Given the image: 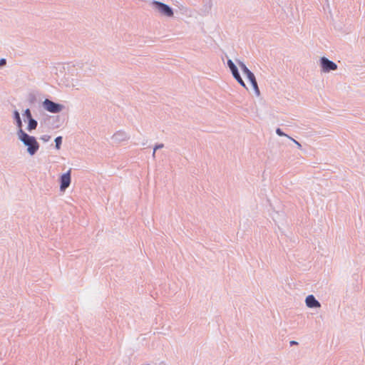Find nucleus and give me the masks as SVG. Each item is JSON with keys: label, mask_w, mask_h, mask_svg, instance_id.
<instances>
[{"label": "nucleus", "mask_w": 365, "mask_h": 365, "mask_svg": "<svg viewBox=\"0 0 365 365\" xmlns=\"http://www.w3.org/2000/svg\"><path fill=\"white\" fill-rule=\"evenodd\" d=\"M19 140L27 148V153L31 155H34L39 149L40 145L34 136L26 133L24 130L17 132Z\"/></svg>", "instance_id": "nucleus-1"}, {"label": "nucleus", "mask_w": 365, "mask_h": 365, "mask_svg": "<svg viewBox=\"0 0 365 365\" xmlns=\"http://www.w3.org/2000/svg\"><path fill=\"white\" fill-rule=\"evenodd\" d=\"M237 63L244 75L246 76L250 82L255 94L259 96L260 95V91L255 74L247 67V66L242 61L237 60Z\"/></svg>", "instance_id": "nucleus-2"}, {"label": "nucleus", "mask_w": 365, "mask_h": 365, "mask_svg": "<svg viewBox=\"0 0 365 365\" xmlns=\"http://www.w3.org/2000/svg\"><path fill=\"white\" fill-rule=\"evenodd\" d=\"M151 6L153 9L159 12L163 16L172 17L174 15L173 9L168 4L158 1H153Z\"/></svg>", "instance_id": "nucleus-3"}, {"label": "nucleus", "mask_w": 365, "mask_h": 365, "mask_svg": "<svg viewBox=\"0 0 365 365\" xmlns=\"http://www.w3.org/2000/svg\"><path fill=\"white\" fill-rule=\"evenodd\" d=\"M42 106L46 110L52 113H58L62 111L64 108L62 104L53 102L48 98H46L43 101Z\"/></svg>", "instance_id": "nucleus-4"}, {"label": "nucleus", "mask_w": 365, "mask_h": 365, "mask_svg": "<svg viewBox=\"0 0 365 365\" xmlns=\"http://www.w3.org/2000/svg\"><path fill=\"white\" fill-rule=\"evenodd\" d=\"M22 115L24 118V121L28 122L26 130L29 132H31L32 130L36 129L38 126V122L36 119L33 118L31 110L29 108L25 109Z\"/></svg>", "instance_id": "nucleus-5"}, {"label": "nucleus", "mask_w": 365, "mask_h": 365, "mask_svg": "<svg viewBox=\"0 0 365 365\" xmlns=\"http://www.w3.org/2000/svg\"><path fill=\"white\" fill-rule=\"evenodd\" d=\"M319 61L322 71L324 73H329L337 69L336 63L325 56L321 57Z\"/></svg>", "instance_id": "nucleus-6"}, {"label": "nucleus", "mask_w": 365, "mask_h": 365, "mask_svg": "<svg viewBox=\"0 0 365 365\" xmlns=\"http://www.w3.org/2000/svg\"><path fill=\"white\" fill-rule=\"evenodd\" d=\"M227 66L228 68H230L232 74V76L233 78L242 86H243L244 88H246V85L244 82V81L242 80L240 74V72L238 71V68L236 66V65L234 63V62L231 60V59H228L227 60Z\"/></svg>", "instance_id": "nucleus-7"}, {"label": "nucleus", "mask_w": 365, "mask_h": 365, "mask_svg": "<svg viewBox=\"0 0 365 365\" xmlns=\"http://www.w3.org/2000/svg\"><path fill=\"white\" fill-rule=\"evenodd\" d=\"M71 182V170L63 173L60 177V190L61 191L66 190L70 185Z\"/></svg>", "instance_id": "nucleus-8"}, {"label": "nucleus", "mask_w": 365, "mask_h": 365, "mask_svg": "<svg viewBox=\"0 0 365 365\" xmlns=\"http://www.w3.org/2000/svg\"><path fill=\"white\" fill-rule=\"evenodd\" d=\"M305 303L309 308H319L321 307L320 302L312 294H309L306 297Z\"/></svg>", "instance_id": "nucleus-9"}, {"label": "nucleus", "mask_w": 365, "mask_h": 365, "mask_svg": "<svg viewBox=\"0 0 365 365\" xmlns=\"http://www.w3.org/2000/svg\"><path fill=\"white\" fill-rule=\"evenodd\" d=\"M129 138L128 135L123 130H118L112 136V140L115 143H120Z\"/></svg>", "instance_id": "nucleus-10"}, {"label": "nucleus", "mask_w": 365, "mask_h": 365, "mask_svg": "<svg viewBox=\"0 0 365 365\" xmlns=\"http://www.w3.org/2000/svg\"><path fill=\"white\" fill-rule=\"evenodd\" d=\"M13 118L15 121L16 125L18 128L17 132H19L21 130H23V123L20 116V113L17 110H14L13 112Z\"/></svg>", "instance_id": "nucleus-11"}, {"label": "nucleus", "mask_w": 365, "mask_h": 365, "mask_svg": "<svg viewBox=\"0 0 365 365\" xmlns=\"http://www.w3.org/2000/svg\"><path fill=\"white\" fill-rule=\"evenodd\" d=\"M62 140H63V138L61 136H58L55 138L54 140V142H55V148L57 149V150H59L61 148V144H62Z\"/></svg>", "instance_id": "nucleus-12"}, {"label": "nucleus", "mask_w": 365, "mask_h": 365, "mask_svg": "<svg viewBox=\"0 0 365 365\" xmlns=\"http://www.w3.org/2000/svg\"><path fill=\"white\" fill-rule=\"evenodd\" d=\"M30 104H34L36 101V97L34 93H29L27 98Z\"/></svg>", "instance_id": "nucleus-13"}, {"label": "nucleus", "mask_w": 365, "mask_h": 365, "mask_svg": "<svg viewBox=\"0 0 365 365\" xmlns=\"http://www.w3.org/2000/svg\"><path fill=\"white\" fill-rule=\"evenodd\" d=\"M276 133H277V135H278L279 136H286V137L289 136L288 135H287L286 133H284L283 132V130H282L281 128H277L276 129Z\"/></svg>", "instance_id": "nucleus-14"}, {"label": "nucleus", "mask_w": 365, "mask_h": 365, "mask_svg": "<svg viewBox=\"0 0 365 365\" xmlns=\"http://www.w3.org/2000/svg\"><path fill=\"white\" fill-rule=\"evenodd\" d=\"M40 139L43 142H48L51 139V136L48 135H42Z\"/></svg>", "instance_id": "nucleus-15"}, {"label": "nucleus", "mask_w": 365, "mask_h": 365, "mask_svg": "<svg viewBox=\"0 0 365 365\" xmlns=\"http://www.w3.org/2000/svg\"><path fill=\"white\" fill-rule=\"evenodd\" d=\"M287 138L289 139H290L291 140H292L296 144V145L298 147V148H302V145L297 140H294V138H292L290 136H287Z\"/></svg>", "instance_id": "nucleus-16"}, {"label": "nucleus", "mask_w": 365, "mask_h": 365, "mask_svg": "<svg viewBox=\"0 0 365 365\" xmlns=\"http://www.w3.org/2000/svg\"><path fill=\"white\" fill-rule=\"evenodd\" d=\"M164 147V144L163 143H157L155 147H154V150H157L158 149H161Z\"/></svg>", "instance_id": "nucleus-17"}, {"label": "nucleus", "mask_w": 365, "mask_h": 365, "mask_svg": "<svg viewBox=\"0 0 365 365\" xmlns=\"http://www.w3.org/2000/svg\"><path fill=\"white\" fill-rule=\"evenodd\" d=\"M6 63V60L4 58L0 59V66H5Z\"/></svg>", "instance_id": "nucleus-18"}, {"label": "nucleus", "mask_w": 365, "mask_h": 365, "mask_svg": "<svg viewBox=\"0 0 365 365\" xmlns=\"http://www.w3.org/2000/svg\"><path fill=\"white\" fill-rule=\"evenodd\" d=\"M289 344H290V346H293V345H297V344H298V342H297V341H291L289 342Z\"/></svg>", "instance_id": "nucleus-19"}, {"label": "nucleus", "mask_w": 365, "mask_h": 365, "mask_svg": "<svg viewBox=\"0 0 365 365\" xmlns=\"http://www.w3.org/2000/svg\"><path fill=\"white\" fill-rule=\"evenodd\" d=\"M155 152H156V150H155L153 149V158H155Z\"/></svg>", "instance_id": "nucleus-20"}]
</instances>
